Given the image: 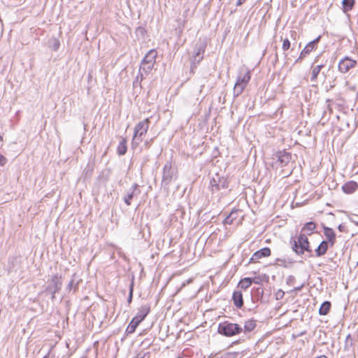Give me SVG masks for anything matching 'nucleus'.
Segmentation results:
<instances>
[{
	"instance_id": "obj_1",
	"label": "nucleus",
	"mask_w": 358,
	"mask_h": 358,
	"mask_svg": "<svg viewBox=\"0 0 358 358\" xmlns=\"http://www.w3.org/2000/svg\"><path fill=\"white\" fill-rule=\"evenodd\" d=\"M289 244L292 251L299 256L304 255L305 252L309 254V257L314 256L313 250L310 247V241L306 237V234L300 233L296 239L292 237L289 240Z\"/></svg>"
},
{
	"instance_id": "obj_2",
	"label": "nucleus",
	"mask_w": 358,
	"mask_h": 358,
	"mask_svg": "<svg viewBox=\"0 0 358 358\" xmlns=\"http://www.w3.org/2000/svg\"><path fill=\"white\" fill-rule=\"evenodd\" d=\"M217 332L224 337L231 338L241 334L243 329L240 324L224 320L218 324Z\"/></svg>"
},
{
	"instance_id": "obj_3",
	"label": "nucleus",
	"mask_w": 358,
	"mask_h": 358,
	"mask_svg": "<svg viewBox=\"0 0 358 358\" xmlns=\"http://www.w3.org/2000/svg\"><path fill=\"white\" fill-rule=\"evenodd\" d=\"M150 312V306L143 305L138 309L137 314L131 319L127 325L125 333L131 334L135 332L137 327L145 319Z\"/></svg>"
},
{
	"instance_id": "obj_4",
	"label": "nucleus",
	"mask_w": 358,
	"mask_h": 358,
	"mask_svg": "<svg viewBox=\"0 0 358 358\" xmlns=\"http://www.w3.org/2000/svg\"><path fill=\"white\" fill-rule=\"evenodd\" d=\"M251 78V71L247 69L246 71L240 70L234 87V96H238L243 92Z\"/></svg>"
},
{
	"instance_id": "obj_5",
	"label": "nucleus",
	"mask_w": 358,
	"mask_h": 358,
	"mask_svg": "<svg viewBox=\"0 0 358 358\" xmlns=\"http://www.w3.org/2000/svg\"><path fill=\"white\" fill-rule=\"evenodd\" d=\"M177 179V169L172 165L171 161L166 162L163 167L162 179L161 186L164 189H168L173 180Z\"/></svg>"
},
{
	"instance_id": "obj_6",
	"label": "nucleus",
	"mask_w": 358,
	"mask_h": 358,
	"mask_svg": "<svg viewBox=\"0 0 358 358\" xmlns=\"http://www.w3.org/2000/svg\"><path fill=\"white\" fill-rule=\"evenodd\" d=\"M62 287V275H59L56 273L52 275L50 279L48 280V285L42 292H44L46 294H50L51 299L54 301L55 299V294L61 290Z\"/></svg>"
},
{
	"instance_id": "obj_7",
	"label": "nucleus",
	"mask_w": 358,
	"mask_h": 358,
	"mask_svg": "<svg viewBox=\"0 0 358 358\" xmlns=\"http://www.w3.org/2000/svg\"><path fill=\"white\" fill-rule=\"evenodd\" d=\"M229 181L227 177L216 173L210 179L209 188L212 193L218 192L221 189H225L229 187Z\"/></svg>"
},
{
	"instance_id": "obj_8",
	"label": "nucleus",
	"mask_w": 358,
	"mask_h": 358,
	"mask_svg": "<svg viewBox=\"0 0 358 358\" xmlns=\"http://www.w3.org/2000/svg\"><path fill=\"white\" fill-rule=\"evenodd\" d=\"M251 301L253 304L260 301L262 303H266L268 301V295L264 294V289L261 287H253L250 292Z\"/></svg>"
},
{
	"instance_id": "obj_9",
	"label": "nucleus",
	"mask_w": 358,
	"mask_h": 358,
	"mask_svg": "<svg viewBox=\"0 0 358 358\" xmlns=\"http://www.w3.org/2000/svg\"><path fill=\"white\" fill-rule=\"evenodd\" d=\"M273 158L280 164L281 167L287 165L292 159V153L285 150H278L273 155Z\"/></svg>"
},
{
	"instance_id": "obj_10",
	"label": "nucleus",
	"mask_w": 358,
	"mask_h": 358,
	"mask_svg": "<svg viewBox=\"0 0 358 358\" xmlns=\"http://www.w3.org/2000/svg\"><path fill=\"white\" fill-rule=\"evenodd\" d=\"M141 191L139 189V185L137 183H134L132 186L127 191V193L124 196L123 200L127 206H130L131 200L134 196H137L140 194Z\"/></svg>"
},
{
	"instance_id": "obj_11",
	"label": "nucleus",
	"mask_w": 358,
	"mask_h": 358,
	"mask_svg": "<svg viewBox=\"0 0 358 358\" xmlns=\"http://www.w3.org/2000/svg\"><path fill=\"white\" fill-rule=\"evenodd\" d=\"M150 122L149 118H146L143 121L139 122L134 127V134L136 136L138 135L140 136L145 135L148 130Z\"/></svg>"
},
{
	"instance_id": "obj_12",
	"label": "nucleus",
	"mask_w": 358,
	"mask_h": 358,
	"mask_svg": "<svg viewBox=\"0 0 358 358\" xmlns=\"http://www.w3.org/2000/svg\"><path fill=\"white\" fill-rule=\"evenodd\" d=\"M157 57V52L155 49L150 50L144 57L141 62V64L147 66V67H153L156 63V59Z\"/></svg>"
},
{
	"instance_id": "obj_13",
	"label": "nucleus",
	"mask_w": 358,
	"mask_h": 358,
	"mask_svg": "<svg viewBox=\"0 0 358 358\" xmlns=\"http://www.w3.org/2000/svg\"><path fill=\"white\" fill-rule=\"evenodd\" d=\"M322 229L324 235L326 237L324 241L330 243V247H333L336 241V232L331 227H327L324 224H322Z\"/></svg>"
},
{
	"instance_id": "obj_14",
	"label": "nucleus",
	"mask_w": 358,
	"mask_h": 358,
	"mask_svg": "<svg viewBox=\"0 0 358 358\" xmlns=\"http://www.w3.org/2000/svg\"><path fill=\"white\" fill-rule=\"evenodd\" d=\"M271 255V249L264 247L255 252L249 260V263L257 262L259 259L267 257Z\"/></svg>"
},
{
	"instance_id": "obj_15",
	"label": "nucleus",
	"mask_w": 358,
	"mask_h": 358,
	"mask_svg": "<svg viewBox=\"0 0 358 358\" xmlns=\"http://www.w3.org/2000/svg\"><path fill=\"white\" fill-rule=\"evenodd\" d=\"M321 36H319L317 38L314 39L313 41L309 42L305 48L303 49V50L301 52L300 59H302L303 57H306L308 55H309L313 50H315L317 46V43L320 40Z\"/></svg>"
},
{
	"instance_id": "obj_16",
	"label": "nucleus",
	"mask_w": 358,
	"mask_h": 358,
	"mask_svg": "<svg viewBox=\"0 0 358 358\" xmlns=\"http://www.w3.org/2000/svg\"><path fill=\"white\" fill-rule=\"evenodd\" d=\"M231 300L233 301L234 306L238 308L241 309L243 306V298L242 292L240 290H234L232 294Z\"/></svg>"
},
{
	"instance_id": "obj_17",
	"label": "nucleus",
	"mask_w": 358,
	"mask_h": 358,
	"mask_svg": "<svg viewBox=\"0 0 358 358\" xmlns=\"http://www.w3.org/2000/svg\"><path fill=\"white\" fill-rule=\"evenodd\" d=\"M317 227V224L313 221H309L306 222L301 230V233L303 234H306V237L308 236H311L315 233V230Z\"/></svg>"
},
{
	"instance_id": "obj_18",
	"label": "nucleus",
	"mask_w": 358,
	"mask_h": 358,
	"mask_svg": "<svg viewBox=\"0 0 358 358\" xmlns=\"http://www.w3.org/2000/svg\"><path fill=\"white\" fill-rule=\"evenodd\" d=\"M329 247H330V243L322 240L317 248L315 250V256L320 257L324 255L327 253Z\"/></svg>"
},
{
	"instance_id": "obj_19",
	"label": "nucleus",
	"mask_w": 358,
	"mask_h": 358,
	"mask_svg": "<svg viewBox=\"0 0 358 358\" xmlns=\"http://www.w3.org/2000/svg\"><path fill=\"white\" fill-rule=\"evenodd\" d=\"M358 189V183L354 180H350L342 185V190L345 194H352Z\"/></svg>"
},
{
	"instance_id": "obj_20",
	"label": "nucleus",
	"mask_w": 358,
	"mask_h": 358,
	"mask_svg": "<svg viewBox=\"0 0 358 358\" xmlns=\"http://www.w3.org/2000/svg\"><path fill=\"white\" fill-rule=\"evenodd\" d=\"M257 327V320L251 318L244 322V325L242 327L243 332L244 334L251 333Z\"/></svg>"
},
{
	"instance_id": "obj_21",
	"label": "nucleus",
	"mask_w": 358,
	"mask_h": 358,
	"mask_svg": "<svg viewBox=\"0 0 358 358\" xmlns=\"http://www.w3.org/2000/svg\"><path fill=\"white\" fill-rule=\"evenodd\" d=\"M82 280L78 278L76 273H73L71 275V279L66 286V290L70 292L71 289H73V291L76 292L78 290L80 282Z\"/></svg>"
},
{
	"instance_id": "obj_22",
	"label": "nucleus",
	"mask_w": 358,
	"mask_h": 358,
	"mask_svg": "<svg viewBox=\"0 0 358 358\" xmlns=\"http://www.w3.org/2000/svg\"><path fill=\"white\" fill-rule=\"evenodd\" d=\"M295 261L291 258H276L274 264L284 268H290Z\"/></svg>"
},
{
	"instance_id": "obj_23",
	"label": "nucleus",
	"mask_w": 358,
	"mask_h": 358,
	"mask_svg": "<svg viewBox=\"0 0 358 358\" xmlns=\"http://www.w3.org/2000/svg\"><path fill=\"white\" fill-rule=\"evenodd\" d=\"M238 209L234 208L222 221L223 224H231L238 217Z\"/></svg>"
},
{
	"instance_id": "obj_24",
	"label": "nucleus",
	"mask_w": 358,
	"mask_h": 358,
	"mask_svg": "<svg viewBox=\"0 0 358 358\" xmlns=\"http://www.w3.org/2000/svg\"><path fill=\"white\" fill-rule=\"evenodd\" d=\"M152 69H138V73L133 82L134 86H136L144 77V75H148Z\"/></svg>"
},
{
	"instance_id": "obj_25",
	"label": "nucleus",
	"mask_w": 358,
	"mask_h": 358,
	"mask_svg": "<svg viewBox=\"0 0 358 358\" xmlns=\"http://www.w3.org/2000/svg\"><path fill=\"white\" fill-rule=\"evenodd\" d=\"M127 139L122 138L119 142L117 148V152L119 155L122 156L126 154L127 151Z\"/></svg>"
},
{
	"instance_id": "obj_26",
	"label": "nucleus",
	"mask_w": 358,
	"mask_h": 358,
	"mask_svg": "<svg viewBox=\"0 0 358 358\" xmlns=\"http://www.w3.org/2000/svg\"><path fill=\"white\" fill-rule=\"evenodd\" d=\"M331 306V303L329 301H324L320 305L318 313L320 315H326L329 313L330 308Z\"/></svg>"
},
{
	"instance_id": "obj_27",
	"label": "nucleus",
	"mask_w": 358,
	"mask_h": 358,
	"mask_svg": "<svg viewBox=\"0 0 358 358\" xmlns=\"http://www.w3.org/2000/svg\"><path fill=\"white\" fill-rule=\"evenodd\" d=\"M205 48L203 45L199 46L195 55L193 56L192 62L194 65L198 64L203 59V54L204 52Z\"/></svg>"
},
{
	"instance_id": "obj_28",
	"label": "nucleus",
	"mask_w": 358,
	"mask_h": 358,
	"mask_svg": "<svg viewBox=\"0 0 358 358\" xmlns=\"http://www.w3.org/2000/svg\"><path fill=\"white\" fill-rule=\"evenodd\" d=\"M354 340L351 334H348L345 340L344 350L346 352H353Z\"/></svg>"
},
{
	"instance_id": "obj_29",
	"label": "nucleus",
	"mask_w": 358,
	"mask_h": 358,
	"mask_svg": "<svg viewBox=\"0 0 358 358\" xmlns=\"http://www.w3.org/2000/svg\"><path fill=\"white\" fill-rule=\"evenodd\" d=\"M355 4V0H343L342 10L343 13H347L348 12L352 10Z\"/></svg>"
},
{
	"instance_id": "obj_30",
	"label": "nucleus",
	"mask_w": 358,
	"mask_h": 358,
	"mask_svg": "<svg viewBox=\"0 0 358 358\" xmlns=\"http://www.w3.org/2000/svg\"><path fill=\"white\" fill-rule=\"evenodd\" d=\"M252 283H253L252 278L245 277L240 280L238 283V287H241V289H246L250 287Z\"/></svg>"
},
{
	"instance_id": "obj_31",
	"label": "nucleus",
	"mask_w": 358,
	"mask_h": 358,
	"mask_svg": "<svg viewBox=\"0 0 358 358\" xmlns=\"http://www.w3.org/2000/svg\"><path fill=\"white\" fill-rule=\"evenodd\" d=\"M355 65L356 61L351 59L349 57H345L340 61L338 67H355Z\"/></svg>"
},
{
	"instance_id": "obj_32",
	"label": "nucleus",
	"mask_w": 358,
	"mask_h": 358,
	"mask_svg": "<svg viewBox=\"0 0 358 358\" xmlns=\"http://www.w3.org/2000/svg\"><path fill=\"white\" fill-rule=\"evenodd\" d=\"M252 279L253 283L260 285L263 282H268L269 280V276L264 273L257 276H255L254 278H252Z\"/></svg>"
},
{
	"instance_id": "obj_33",
	"label": "nucleus",
	"mask_w": 358,
	"mask_h": 358,
	"mask_svg": "<svg viewBox=\"0 0 358 358\" xmlns=\"http://www.w3.org/2000/svg\"><path fill=\"white\" fill-rule=\"evenodd\" d=\"M143 141V136H140L138 135H133L132 141H131V146L132 148H136L138 145V144L142 142Z\"/></svg>"
},
{
	"instance_id": "obj_34",
	"label": "nucleus",
	"mask_w": 358,
	"mask_h": 358,
	"mask_svg": "<svg viewBox=\"0 0 358 358\" xmlns=\"http://www.w3.org/2000/svg\"><path fill=\"white\" fill-rule=\"evenodd\" d=\"M143 141V136H140L138 135H133L132 141H131V146L132 148H136L138 145V144L142 142Z\"/></svg>"
},
{
	"instance_id": "obj_35",
	"label": "nucleus",
	"mask_w": 358,
	"mask_h": 358,
	"mask_svg": "<svg viewBox=\"0 0 358 358\" xmlns=\"http://www.w3.org/2000/svg\"><path fill=\"white\" fill-rule=\"evenodd\" d=\"M50 47L55 51H57L60 45L59 41L57 38H52L50 41Z\"/></svg>"
},
{
	"instance_id": "obj_36",
	"label": "nucleus",
	"mask_w": 358,
	"mask_h": 358,
	"mask_svg": "<svg viewBox=\"0 0 358 358\" xmlns=\"http://www.w3.org/2000/svg\"><path fill=\"white\" fill-rule=\"evenodd\" d=\"M322 69H313L310 80L312 82L315 81Z\"/></svg>"
},
{
	"instance_id": "obj_37",
	"label": "nucleus",
	"mask_w": 358,
	"mask_h": 358,
	"mask_svg": "<svg viewBox=\"0 0 358 358\" xmlns=\"http://www.w3.org/2000/svg\"><path fill=\"white\" fill-rule=\"evenodd\" d=\"M290 48V42L289 41L288 38H285L283 40V43H282V49L284 50V51H286L289 48Z\"/></svg>"
},
{
	"instance_id": "obj_38",
	"label": "nucleus",
	"mask_w": 358,
	"mask_h": 358,
	"mask_svg": "<svg viewBox=\"0 0 358 358\" xmlns=\"http://www.w3.org/2000/svg\"><path fill=\"white\" fill-rule=\"evenodd\" d=\"M285 292L281 289H279L275 294V299L280 300L283 298Z\"/></svg>"
},
{
	"instance_id": "obj_39",
	"label": "nucleus",
	"mask_w": 358,
	"mask_h": 358,
	"mask_svg": "<svg viewBox=\"0 0 358 358\" xmlns=\"http://www.w3.org/2000/svg\"><path fill=\"white\" fill-rule=\"evenodd\" d=\"M350 221L354 223L355 225L358 226V215H351L348 217Z\"/></svg>"
},
{
	"instance_id": "obj_40",
	"label": "nucleus",
	"mask_w": 358,
	"mask_h": 358,
	"mask_svg": "<svg viewBox=\"0 0 358 358\" xmlns=\"http://www.w3.org/2000/svg\"><path fill=\"white\" fill-rule=\"evenodd\" d=\"M294 282H295V277L294 275H290L287 278V280H286L287 285H294Z\"/></svg>"
},
{
	"instance_id": "obj_41",
	"label": "nucleus",
	"mask_w": 358,
	"mask_h": 358,
	"mask_svg": "<svg viewBox=\"0 0 358 358\" xmlns=\"http://www.w3.org/2000/svg\"><path fill=\"white\" fill-rule=\"evenodd\" d=\"M134 279H135V277L133 275L131 276V282H130L129 285V292L131 291V292H134V286H135Z\"/></svg>"
},
{
	"instance_id": "obj_42",
	"label": "nucleus",
	"mask_w": 358,
	"mask_h": 358,
	"mask_svg": "<svg viewBox=\"0 0 358 358\" xmlns=\"http://www.w3.org/2000/svg\"><path fill=\"white\" fill-rule=\"evenodd\" d=\"M8 162V159L6 157H5L3 155L0 154V166H4Z\"/></svg>"
},
{
	"instance_id": "obj_43",
	"label": "nucleus",
	"mask_w": 358,
	"mask_h": 358,
	"mask_svg": "<svg viewBox=\"0 0 358 358\" xmlns=\"http://www.w3.org/2000/svg\"><path fill=\"white\" fill-rule=\"evenodd\" d=\"M304 287V283L301 284L299 286L294 287L290 292H300Z\"/></svg>"
},
{
	"instance_id": "obj_44",
	"label": "nucleus",
	"mask_w": 358,
	"mask_h": 358,
	"mask_svg": "<svg viewBox=\"0 0 358 358\" xmlns=\"http://www.w3.org/2000/svg\"><path fill=\"white\" fill-rule=\"evenodd\" d=\"M17 257H10L9 258V264H10L13 266H14L15 265V264H17Z\"/></svg>"
},
{
	"instance_id": "obj_45",
	"label": "nucleus",
	"mask_w": 358,
	"mask_h": 358,
	"mask_svg": "<svg viewBox=\"0 0 358 358\" xmlns=\"http://www.w3.org/2000/svg\"><path fill=\"white\" fill-rule=\"evenodd\" d=\"M133 296H134V292H131V291L129 292V294H128L127 300L129 306L132 302Z\"/></svg>"
},
{
	"instance_id": "obj_46",
	"label": "nucleus",
	"mask_w": 358,
	"mask_h": 358,
	"mask_svg": "<svg viewBox=\"0 0 358 358\" xmlns=\"http://www.w3.org/2000/svg\"><path fill=\"white\" fill-rule=\"evenodd\" d=\"M338 231H341V232H344V231H345V224H338Z\"/></svg>"
},
{
	"instance_id": "obj_47",
	"label": "nucleus",
	"mask_w": 358,
	"mask_h": 358,
	"mask_svg": "<svg viewBox=\"0 0 358 358\" xmlns=\"http://www.w3.org/2000/svg\"><path fill=\"white\" fill-rule=\"evenodd\" d=\"M153 138H150V140H146L145 141V145L147 147V148H150V145H151V143L153 141Z\"/></svg>"
},
{
	"instance_id": "obj_48",
	"label": "nucleus",
	"mask_w": 358,
	"mask_h": 358,
	"mask_svg": "<svg viewBox=\"0 0 358 358\" xmlns=\"http://www.w3.org/2000/svg\"><path fill=\"white\" fill-rule=\"evenodd\" d=\"M338 69L341 73H346L349 71L350 69Z\"/></svg>"
},
{
	"instance_id": "obj_49",
	"label": "nucleus",
	"mask_w": 358,
	"mask_h": 358,
	"mask_svg": "<svg viewBox=\"0 0 358 358\" xmlns=\"http://www.w3.org/2000/svg\"><path fill=\"white\" fill-rule=\"evenodd\" d=\"M245 0H238L236 5L237 6H241L243 2H245Z\"/></svg>"
},
{
	"instance_id": "obj_50",
	"label": "nucleus",
	"mask_w": 358,
	"mask_h": 358,
	"mask_svg": "<svg viewBox=\"0 0 358 358\" xmlns=\"http://www.w3.org/2000/svg\"><path fill=\"white\" fill-rule=\"evenodd\" d=\"M189 75L193 74L194 73V69L193 68L189 69Z\"/></svg>"
},
{
	"instance_id": "obj_51",
	"label": "nucleus",
	"mask_w": 358,
	"mask_h": 358,
	"mask_svg": "<svg viewBox=\"0 0 358 358\" xmlns=\"http://www.w3.org/2000/svg\"><path fill=\"white\" fill-rule=\"evenodd\" d=\"M50 350L48 351V352L42 358H49Z\"/></svg>"
},
{
	"instance_id": "obj_52",
	"label": "nucleus",
	"mask_w": 358,
	"mask_h": 358,
	"mask_svg": "<svg viewBox=\"0 0 358 358\" xmlns=\"http://www.w3.org/2000/svg\"><path fill=\"white\" fill-rule=\"evenodd\" d=\"M315 358H328V357L327 356H325V355H320V356H318V357H317Z\"/></svg>"
},
{
	"instance_id": "obj_53",
	"label": "nucleus",
	"mask_w": 358,
	"mask_h": 358,
	"mask_svg": "<svg viewBox=\"0 0 358 358\" xmlns=\"http://www.w3.org/2000/svg\"><path fill=\"white\" fill-rule=\"evenodd\" d=\"M257 307V306H254L252 308H250L249 310H253L255 308H256Z\"/></svg>"
},
{
	"instance_id": "obj_54",
	"label": "nucleus",
	"mask_w": 358,
	"mask_h": 358,
	"mask_svg": "<svg viewBox=\"0 0 358 358\" xmlns=\"http://www.w3.org/2000/svg\"><path fill=\"white\" fill-rule=\"evenodd\" d=\"M3 140V137L0 134V141H1Z\"/></svg>"
},
{
	"instance_id": "obj_55",
	"label": "nucleus",
	"mask_w": 358,
	"mask_h": 358,
	"mask_svg": "<svg viewBox=\"0 0 358 358\" xmlns=\"http://www.w3.org/2000/svg\"><path fill=\"white\" fill-rule=\"evenodd\" d=\"M316 67L320 68V67H323V66L322 65H317Z\"/></svg>"
},
{
	"instance_id": "obj_56",
	"label": "nucleus",
	"mask_w": 358,
	"mask_h": 358,
	"mask_svg": "<svg viewBox=\"0 0 358 358\" xmlns=\"http://www.w3.org/2000/svg\"><path fill=\"white\" fill-rule=\"evenodd\" d=\"M234 343H238V341H234Z\"/></svg>"
},
{
	"instance_id": "obj_57",
	"label": "nucleus",
	"mask_w": 358,
	"mask_h": 358,
	"mask_svg": "<svg viewBox=\"0 0 358 358\" xmlns=\"http://www.w3.org/2000/svg\"><path fill=\"white\" fill-rule=\"evenodd\" d=\"M141 358H143V357H141Z\"/></svg>"
}]
</instances>
